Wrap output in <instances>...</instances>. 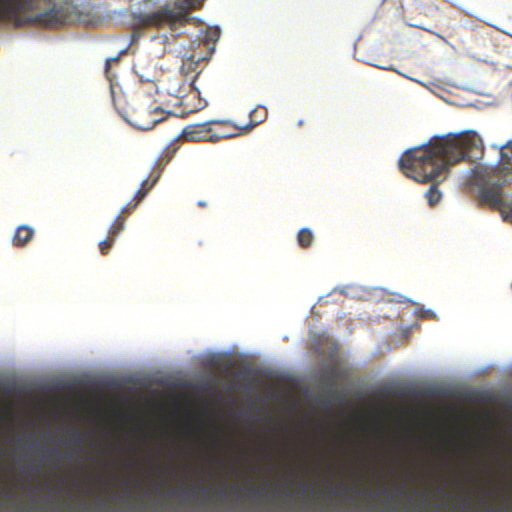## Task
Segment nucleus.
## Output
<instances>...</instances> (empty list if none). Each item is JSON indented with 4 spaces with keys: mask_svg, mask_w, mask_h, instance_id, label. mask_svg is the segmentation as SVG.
<instances>
[{
    "mask_svg": "<svg viewBox=\"0 0 512 512\" xmlns=\"http://www.w3.org/2000/svg\"><path fill=\"white\" fill-rule=\"evenodd\" d=\"M481 154V141L475 134H449L406 151L399 160V167L406 177L418 183L432 182L425 198L428 205L434 207L442 199L438 185L446 178L450 168L465 159L473 161Z\"/></svg>",
    "mask_w": 512,
    "mask_h": 512,
    "instance_id": "f257e3e1",
    "label": "nucleus"
},
{
    "mask_svg": "<svg viewBox=\"0 0 512 512\" xmlns=\"http://www.w3.org/2000/svg\"><path fill=\"white\" fill-rule=\"evenodd\" d=\"M268 116V111L264 106H258L253 111L250 112L249 118L250 123L246 127H241V130L243 133L249 132L254 127L258 126L259 124L263 123Z\"/></svg>",
    "mask_w": 512,
    "mask_h": 512,
    "instance_id": "9b49d317",
    "label": "nucleus"
},
{
    "mask_svg": "<svg viewBox=\"0 0 512 512\" xmlns=\"http://www.w3.org/2000/svg\"><path fill=\"white\" fill-rule=\"evenodd\" d=\"M220 37V30L219 28H211L207 31L206 39L208 41L216 42L218 38Z\"/></svg>",
    "mask_w": 512,
    "mask_h": 512,
    "instance_id": "aec40b11",
    "label": "nucleus"
},
{
    "mask_svg": "<svg viewBox=\"0 0 512 512\" xmlns=\"http://www.w3.org/2000/svg\"><path fill=\"white\" fill-rule=\"evenodd\" d=\"M499 212L505 222L512 224V202H504L499 208Z\"/></svg>",
    "mask_w": 512,
    "mask_h": 512,
    "instance_id": "f3484780",
    "label": "nucleus"
},
{
    "mask_svg": "<svg viewBox=\"0 0 512 512\" xmlns=\"http://www.w3.org/2000/svg\"><path fill=\"white\" fill-rule=\"evenodd\" d=\"M115 238L108 235L107 239L99 243V250L102 255H107L114 245Z\"/></svg>",
    "mask_w": 512,
    "mask_h": 512,
    "instance_id": "a211bd4d",
    "label": "nucleus"
},
{
    "mask_svg": "<svg viewBox=\"0 0 512 512\" xmlns=\"http://www.w3.org/2000/svg\"><path fill=\"white\" fill-rule=\"evenodd\" d=\"M181 106L185 107V111L181 117L193 114L206 107L207 103L199 97V92L193 89L189 94L181 98Z\"/></svg>",
    "mask_w": 512,
    "mask_h": 512,
    "instance_id": "6e6552de",
    "label": "nucleus"
},
{
    "mask_svg": "<svg viewBox=\"0 0 512 512\" xmlns=\"http://www.w3.org/2000/svg\"><path fill=\"white\" fill-rule=\"evenodd\" d=\"M211 142L216 143L221 140L231 139L243 133L241 127H237L229 121H209Z\"/></svg>",
    "mask_w": 512,
    "mask_h": 512,
    "instance_id": "39448f33",
    "label": "nucleus"
},
{
    "mask_svg": "<svg viewBox=\"0 0 512 512\" xmlns=\"http://www.w3.org/2000/svg\"><path fill=\"white\" fill-rule=\"evenodd\" d=\"M132 207H125L122 209L121 214L115 219L108 235L116 238L124 229L126 216L130 214Z\"/></svg>",
    "mask_w": 512,
    "mask_h": 512,
    "instance_id": "4468645a",
    "label": "nucleus"
},
{
    "mask_svg": "<svg viewBox=\"0 0 512 512\" xmlns=\"http://www.w3.org/2000/svg\"><path fill=\"white\" fill-rule=\"evenodd\" d=\"M181 137L189 142H211L210 122L187 126Z\"/></svg>",
    "mask_w": 512,
    "mask_h": 512,
    "instance_id": "423d86ee",
    "label": "nucleus"
},
{
    "mask_svg": "<svg viewBox=\"0 0 512 512\" xmlns=\"http://www.w3.org/2000/svg\"><path fill=\"white\" fill-rule=\"evenodd\" d=\"M297 125H298V127H303L304 126V121L303 120H299L297 122Z\"/></svg>",
    "mask_w": 512,
    "mask_h": 512,
    "instance_id": "b1692460",
    "label": "nucleus"
},
{
    "mask_svg": "<svg viewBox=\"0 0 512 512\" xmlns=\"http://www.w3.org/2000/svg\"><path fill=\"white\" fill-rule=\"evenodd\" d=\"M409 9L411 14L424 15L428 17L431 12L437 11L438 7L432 2V0H413Z\"/></svg>",
    "mask_w": 512,
    "mask_h": 512,
    "instance_id": "9d476101",
    "label": "nucleus"
},
{
    "mask_svg": "<svg viewBox=\"0 0 512 512\" xmlns=\"http://www.w3.org/2000/svg\"><path fill=\"white\" fill-rule=\"evenodd\" d=\"M177 150H178V146H177L176 143H173V144L169 145L165 149V151H164V158L166 159L167 162L170 161L174 157V155L177 152Z\"/></svg>",
    "mask_w": 512,
    "mask_h": 512,
    "instance_id": "6ab92c4d",
    "label": "nucleus"
},
{
    "mask_svg": "<svg viewBox=\"0 0 512 512\" xmlns=\"http://www.w3.org/2000/svg\"><path fill=\"white\" fill-rule=\"evenodd\" d=\"M33 237L34 229L27 225H22L16 229L12 243L15 247L22 248L25 247Z\"/></svg>",
    "mask_w": 512,
    "mask_h": 512,
    "instance_id": "1a4fd4ad",
    "label": "nucleus"
},
{
    "mask_svg": "<svg viewBox=\"0 0 512 512\" xmlns=\"http://www.w3.org/2000/svg\"><path fill=\"white\" fill-rule=\"evenodd\" d=\"M251 494H252V495H254V496H256V495H258V494H259V490H258V489H256V488H253V489L251 490Z\"/></svg>",
    "mask_w": 512,
    "mask_h": 512,
    "instance_id": "5701e85b",
    "label": "nucleus"
},
{
    "mask_svg": "<svg viewBox=\"0 0 512 512\" xmlns=\"http://www.w3.org/2000/svg\"><path fill=\"white\" fill-rule=\"evenodd\" d=\"M159 177L160 175L158 174L153 178V180L147 179L142 183L141 188L137 191V193L134 196V204L132 205V209H135L138 206V204L147 196L150 190L155 186Z\"/></svg>",
    "mask_w": 512,
    "mask_h": 512,
    "instance_id": "f8f14e48",
    "label": "nucleus"
},
{
    "mask_svg": "<svg viewBox=\"0 0 512 512\" xmlns=\"http://www.w3.org/2000/svg\"><path fill=\"white\" fill-rule=\"evenodd\" d=\"M36 0H0V24L15 27L36 26L56 29L68 24L70 15L67 7L52 6L48 10L28 15L35 8Z\"/></svg>",
    "mask_w": 512,
    "mask_h": 512,
    "instance_id": "f03ea898",
    "label": "nucleus"
},
{
    "mask_svg": "<svg viewBox=\"0 0 512 512\" xmlns=\"http://www.w3.org/2000/svg\"><path fill=\"white\" fill-rule=\"evenodd\" d=\"M479 202L482 206L487 205L492 209L499 208L504 204L502 198V189L500 184L483 187L480 190Z\"/></svg>",
    "mask_w": 512,
    "mask_h": 512,
    "instance_id": "0eeeda50",
    "label": "nucleus"
},
{
    "mask_svg": "<svg viewBox=\"0 0 512 512\" xmlns=\"http://www.w3.org/2000/svg\"><path fill=\"white\" fill-rule=\"evenodd\" d=\"M205 0H176L173 4H165L157 10L134 16V32L132 38H136V31L140 29H169L171 32L185 27L193 10L200 9Z\"/></svg>",
    "mask_w": 512,
    "mask_h": 512,
    "instance_id": "7ed1b4c3",
    "label": "nucleus"
},
{
    "mask_svg": "<svg viewBox=\"0 0 512 512\" xmlns=\"http://www.w3.org/2000/svg\"><path fill=\"white\" fill-rule=\"evenodd\" d=\"M158 39L163 40L164 44H167L169 42V38L167 36L158 37Z\"/></svg>",
    "mask_w": 512,
    "mask_h": 512,
    "instance_id": "4be33fe9",
    "label": "nucleus"
},
{
    "mask_svg": "<svg viewBox=\"0 0 512 512\" xmlns=\"http://www.w3.org/2000/svg\"><path fill=\"white\" fill-rule=\"evenodd\" d=\"M511 157L502 153L500 160V170L503 176L512 180V147L510 148Z\"/></svg>",
    "mask_w": 512,
    "mask_h": 512,
    "instance_id": "dca6fc26",
    "label": "nucleus"
},
{
    "mask_svg": "<svg viewBox=\"0 0 512 512\" xmlns=\"http://www.w3.org/2000/svg\"><path fill=\"white\" fill-rule=\"evenodd\" d=\"M313 240L314 235L308 228H303L298 232L297 242L301 248L307 249L311 247Z\"/></svg>",
    "mask_w": 512,
    "mask_h": 512,
    "instance_id": "2eb2a0df",
    "label": "nucleus"
},
{
    "mask_svg": "<svg viewBox=\"0 0 512 512\" xmlns=\"http://www.w3.org/2000/svg\"><path fill=\"white\" fill-rule=\"evenodd\" d=\"M141 92L143 96L139 99V106L133 109L127 121L139 130L148 131L166 119L164 114L171 113H166L159 106L148 105L150 97L157 94V85L154 81L143 82Z\"/></svg>",
    "mask_w": 512,
    "mask_h": 512,
    "instance_id": "20e7f679",
    "label": "nucleus"
},
{
    "mask_svg": "<svg viewBox=\"0 0 512 512\" xmlns=\"http://www.w3.org/2000/svg\"><path fill=\"white\" fill-rule=\"evenodd\" d=\"M198 206H200V207H205V206H206V204H205L204 202H199V203H198Z\"/></svg>",
    "mask_w": 512,
    "mask_h": 512,
    "instance_id": "a878e982",
    "label": "nucleus"
},
{
    "mask_svg": "<svg viewBox=\"0 0 512 512\" xmlns=\"http://www.w3.org/2000/svg\"><path fill=\"white\" fill-rule=\"evenodd\" d=\"M411 27H416V28H422L420 25H417V24H409Z\"/></svg>",
    "mask_w": 512,
    "mask_h": 512,
    "instance_id": "393cba45",
    "label": "nucleus"
},
{
    "mask_svg": "<svg viewBox=\"0 0 512 512\" xmlns=\"http://www.w3.org/2000/svg\"><path fill=\"white\" fill-rule=\"evenodd\" d=\"M132 207H125L122 209L121 214L115 219L108 235L116 238L124 229L126 216L130 214Z\"/></svg>",
    "mask_w": 512,
    "mask_h": 512,
    "instance_id": "ddd939ff",
    "label": "nucleus"
},
{
    "mask_svg": "<svg viewBox=\"0 0 512 512\" xmlns=\"http://www.w3.org/2000/svg\"><path fill=\"white\" fill-rule=\"evenodd\" d=\"M118 62H119V58L118 57L110 58V59H108L106 61L105 73H106L107 76L109 75V72H110V69H111L112 65L118 64Z\"/></svg>",
    "mask_w": 512,
    "mask_h": 512,
    "instance_id": "412c9836",
    "label": "nucleus"
}]
</instances>
